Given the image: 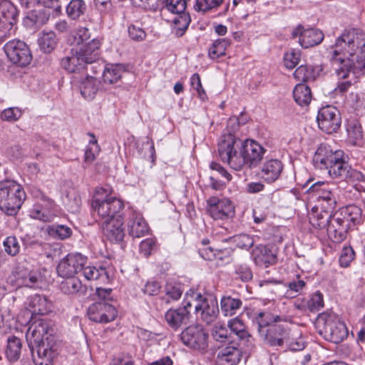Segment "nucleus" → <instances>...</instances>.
I'll return each instance as SVG.
<instances>
[{
	"mask_svg": "<svg viewBox=\"0 0 365 365\" xmlns=\"http://www.w3.org/2000/svg\"><path fill=\"white\" fill-rule=\"evenodd\" d=\"M329 53L339 77L346 78L351 72L365 74V31L359 29L344 30L330 47Z\"/></svg>",
	"mask_w": 365,
	"mask_h": 365,
	"instance_id": "nucleus-1",
	"label": "nucleus"
},
{
	"mask_svg": "<svg viewBox=\"0 0 365 365\" xmlns=\"http://www.w3.org/2000/svg\"><path fill=\"white\" fill-rule=\"evenodd\" d=\"M48 322L37 316L31 317L29 327L26 334L28 346L31 351L36 349V365H53L57 356L56 344Z\"/></svg>",
	"mask_w": 365,
	"mask_h": 365,
	"instance_id": "nucleus-2",
	"label": "nucleus"
},
{
	"mask_svg": "<svg viewBox=\"0 0 365 365\" xmlns=\"http://www.w3.org/2000/svg\"><path fill=\"white\" fill-rule=\"evenodd\" d=\"M110 187H97L91 206L93 215L100 222L122 215L124 207L121 200L112 195Z\"/></svg>",
	"mask_w": 365,
	"mask_h": 365,
	"instance_id": "nucleus-3",
	"label": "nucleus"
},
{
	"mask_svg": "<svg viewBox=\"0 0 365 365\" xmlns=\"http://www.w3.org/2000/svg\"><path fill=\"white\" fill-rule=\"evenodd\" d=\"M315 327L321 336L332 343L339 344L348 336V329L344 322L333 312L319 314Z\"/></svg>",
	"mask_w": 365,
	"mask_h": 365,
	"instance_id": "nucleus-4",
	"label": "nucleus"
},
{
	"mask_svg": "<svg viewBox=\"0 0 365 365\" xmlns=\"http://www.w3.org/2000/svg\"><path fill=\"white\" fill-rule=\"evenodd\" d=\"M242 149V140L236 138L233 133H224L218 140L219 158L235 170H240L244 167Z\"/></svg>",
	"mask_w": 365,
	"mask_h": 365,
	"instance_id": "nucleus-5",
	"label": "nucleus"
},
{
	"mask_svg": "<svg viewBox=\"0 0 365 365\" xmlns=\"http://www.w3.org/2000/svg\"><path fill=\"white\" fill-rule=\"evenodd\" d=\"M26 199L22 186L15 180L0 182V210L13 215L20 209Z\"/></svg>",
	"mask_w": 365,
	"mask_h": 365,
	"instance_id": "nucleus-6",
	"label": "nucleus"
},
{
	"mask_svg": "<svg viewBox=\"0 0 365 365\" xmlns=\"http://www.w3.org/2000/svg\"><path fill=\"white\" fill-rule=\"evenodd\" d=\"M185 0L163 1L161 15L164 16L167 13L176 15L171 21L173 23V32L177 36H182L190 23V16L185 12Z\"/></svg>",
	"mask_w": 365,
	"mask_h": 365,
	"instance_id": "nucleus-7",
	"label": "nucleus"
},
{
	"mask_svg": "<svg viewBox=\"0 0 365 365\" xmlns=\"http://www.w3.org/2000/svg\"><path fill=\"white\" fill-rule=\"evenodd\" d=\"M308 192L315 197L319 206L334 209L337 202L338 187L334 183L318 181L311 185Z\"/></svg>",
	"mask_w": 365,
	"mask_h": 365,
	"instance_id": "nucleus-8",
	"label": "nucleus"
},
{
	"mask_svg": "<svg viewBox=\"0 0 365 365\" xmlns=\"http://www.w3.org/2000/svg\"><path fill=\"white\" fill-rule=\"evenodd\" d=\"M9 282L14 288L27 287L36 289L41 287L42 274L38 270L18 267L9 277Z\"/></svg>",
	"mask_w": 365,
	"mask_h": 365,
	"instance_id": "nucleus-9",
	"label": "nucleus"
},
{
	"mask_svg": "<svg viewBox=\"0 0 365 365\" xmlns=\"http://www.w3.org/2000/svg\"><path fill=\"white\" fill-rule=\"evenodd\" d=\"M60 215L59 207L51 198L43 195L29 210L31 218L44 222H51Z\"/></svg>",
	"mask_w": 365,
	"mask_h": 365,
	"instance_id": "nucleus-10",
	"label": "nucleus"
},
{
	"mask_svg": "<svg viewBox=\"0 0 365 365\" xmlns=\"http://www.w3.org/2000/svg\"><path fill=\"white\" fill-rule=\"evenodd\" d=\"M4 51L9 60L14 64L24 67L29 65L32 55L27 44L20 40L14 39L7 42Z\"/></svg>",
	"mask_w": 365,
	"mask_h": 365,
	"instance_id": "nucleus-11",
	"label": "nucleus"
},
{
	"mask_svg": "<svg viewBox=\"0 0 365 365\" xmlns=\"http://www.w3.org/2000/svg\"><path fill=\"white\" fill-rule=\"evenodd\" d=\"M208 334L202 325L187 327L180 334L182 343L194 349L203 350L207 346Z\"/></svg>",
	"mask_w": 365,
	"mask_h": 365,
	"instance_id": "nucleus-12",
	"label": "nucleus"
},
{
	"mask_svg": "<svg viewBox=\"0 0 365 365\" xmlns=\"http://www.w3.org/2000/svg\"><path fill=\"white\" fill-rule=\"evenodd\" d=\"M317 121L322 130L327 133H334L341 125L340 113L334 106L322 107L318 111Z\"/></svg>",
	"mask_w": 365,
	"mask_h": 365,
	"instance_id": "nucleus-13",
	"label": "nucleus"
},
{
	"mask_svg": "<svg viewBox=\"0 0 365 365\" xmlns=\"http://www.w3.org/2000/svg\"><path fill=\"white\" fill-rule=\"evenodd\" d=\"M207 211L214 220H227L235 215V207L228 198L211 197L207 200Z\"/></svg>",
	"mask_w": 365,
	"mask_h": 365,
	"instance_id": "nucleus-14",
	"label": "nucleus"
},
{
	"mask_svg": "<svg viewBox=\"0 0 365 365\" xmlns=\"http://www.w3.org/2000/svg\"><path fill=\"white\" fill-rule=\"evenodd\" d=\"M87 263V257L81 253H70L63 258L57 267L58 275L61 277H74Z\"/></svg>",
	"mask_w": 365,
	"mask_h": 365,
	"instance_id": "nucleus-15",
	"label": "nucleus"
},
{
	"mask_svg": "<svg viewBox=\"0 0 365 365\" xmlns=\"http://www.w3.org/2000/svg\"><path fill=\"white\" fill-rule=\"evenodd\" d=\"M87 314L89 319L94 322L106 324L115 319L118 311L113 305L106 302H98L88 307Z\"/></svg>",
	"mask_w": 365,
	"mask_h": 365,
	"instance_id": "nucleus-16",
	"label": "nucleus"
},
{
	"mask_svg": "<svg viewBox=\"0 0 365 365\" xmlns=\"http://www.w3.org/2000/svg\"><path fill=\"white\" fill-rule=\"evenodd\" d=\"M125 215L128 232L133 238H140L149 233V226L140 212L129 209Z\"/></svg>",
	"mask_w": 365,
	"mask_h": 365,
	"instance_id": "nucleus-17",
	"label": "nucleus"
},
{
	"mask_svg": "<svg viewBox=\"0 0 365 365\" xmlns=\"http://www.w3.org/2000/svg\"><path fill=\"white\" fill-rule=\"evenodd\" d=\"M292 35L294 38H299V43L304 48L317 46L324 39V34L322 31L314 28L304 29L302 26L295 28Z\"/></svg>",
	"mask_w": 365,
	"mask_h": 365,
	"instance_id": "nucleus-18",
	"label": "nucleus"
},
{
	"mask_svg": "<svg viewBox=\"0 0 365 365\" xmlns=\"http://www.w3.org/2000/svg\"><path fill=\"white\" fill-rule=\"evenodd\" d=\"M344 152L341 150H332L329 145L322 144L317 149L313 161L315 167L327 170L331 165L339 160Z\"/></svg>",
	"mask_w": 365,
	"mask_h": 365,
	"instance_id": "nucleus-19",
	"label": "nucleus"
},
{
	"mask_svg": "<svg viewBox=\"0 0 365 365\" xmlns=\"http://www.w3.org/2000/svg\"><path fill=\"white\" fill-rule=\"evenodd\" d=\"M334 209H329L327 207L315 205L308 213L309 223L312 227L319 230L324 233L326 228L332 219L331 214Z\"/></svg>",
	"mask_w": 365,
	"mask_h": 365,
	"instance_id": "nucleus-20",
	"label": "nucleus"
},
{
	"mask_svg": "<svg viewBox=\"0 0 365 365\" xmlns=\"http://www.w3.org/2000/svg\"><path fill=\"white\" fill-rule=\"evenodd\" d=\"M242 158L244 166L249 167L257 165L263 158L266 150L257 142L253 140L242 141Z\"/></svg>",
	"mask_w": 365,
	"mask_h": 365,
	"instance_id": "nucleus-21",
	"label": "nucleus"
},
{
	"mask_svg": "<svg viewBox=\"0 0 365 365\" xmlns=\"http://www.w3.org/2000/svg\"><path fill=\"white\" fill-rule=\"evenodd\" d=\"M349 228L344 220L336 212L332 215V219H331L324 233H327L328 237L333 242L340 243L346 239L347 230Z\"/></svg>",
	"mask_w": 365,
	"mask_h": 365,
	"instance_id": "nucleus-22",
	"label": "nucleus"
},
{
	"mask_svg": "<svg viewBox=\"0 0 365 365\" xmlns=\"http://www.w3.org/2000/svg\"><path fill=\"white\" fill-rule=\"evenodd\" d=\"M101 223L103 233L109 241L119 242L123 240L124 229L122 215Z\"/></svg>",
	"mask_w": 365,
	"mask_h": 365,
	"instance_id": "nucleus-23",
	"label": "nucleus"
},
{
	"mask_svg": "<svg viewBox=\"0 0 365 365\" xmlns=\"http://www.w3.org/2000/svg\"><path fill=\"white\" fill-rule=\"evenodd\" d=\"M289 332L280 324H271L266 330L260 329V336L272 346H282Z\"/></svg>",
	"mask_w": 365,
	"mask_h": 365,
	"instance_id": "nucleus-24",
	"label": "nucleus"
},
{
	"mask_svg": "<svg viewBox=\"0 0 365 365\" xmlns=\"http://www.w3.org/2000/svg\"><path fill=\"white\" fill-rule=\"evenodd\" d=\"M195 314L207 324L213 322L219 314L217 299L212 297H206L200 304L195 305Z\"/></svg>",
	"mask_w": 365,
	"mask_h": 365,
	"instance_id": "nucleus-25",
	"label": "nucleus"
},
{
	"mask_svg": "<svg viewBox=\"0 0 365 365\" xmlns=\"http://www.w3.org/2000/svg\"><path fill=\"white\" fill-rule=\"evenodd\" d=\"M101 44V39L96 38L80 46L78 48H76L80 58L86 65L93 63L100 58Z\"/></svg>",
	"mask_w": 365,
	"mask_h": 365,
	"instance_id": "nucleus-26",
	"label": "nucleus"
},
{
	"mask_svg": "<svg viewBox=\"0 0 365 365\" xmlns=\"http://www.w3.org/2000/svg\"><path fill=\"white\" fill-rule=\"evenodd\" d=\"M251 258L256 265L267 267L277 262V253L267 246L259 245L252 250Z\"/></svg>",
	"mask_w": 365,
	"mask_h": 365,
	"instance_id": "nucleus-27",
	"label": "nucleus"
},
{
	"mask_svg": "<svg viewBox=\"0 0 365 365\" xmlns=\"http://www.w3.org/2000/svg\"><path fill=\"white\" fill-rule=\"evenodd\" d=\"M28 301V309L31 317L46 314L52 310L53 303L45 296L35 294L30 297Z\"/></svg>",
	"mask_w": 365,
	"mask_h": 365,
	"instance_id": "nucleus-28",
	"label": "nucleus"
},
{
	"mask_svg": "<svg viewBox=\"0 0 365 365\" xmlns=\"http://www.w3.org/2000/svg\"><path fill=\"white\" fill-rule=\"evenodd\" d=\"M190 311L184 307L170 309L165 314V319L168 326L173 330H178L189 320Z\"/></svg>",
	"mask_w": 365,
	"mask_h": 365,
	"instance_id": "nucleus-29",
	"label": "nucleus"
},
{
	"mask_svg": "<svg viewBox=\"0 0 365 365\" xmlns=\"http://www.w3.org/2000/svg\"><path fill=\"white\" fill-rule=\"evenodd\" d=\"M283 170L282 163L277 159L266 160L261 169V176L267 182H273L280 176Z\"/></svg>",
	"mask_w": 365,
	"mask_h": 365,
	"instance_id": "nucleus-30",
	"label": "nucleus"
},
{
	"mask_svg": "<svg viewBox=\"0 0 365 365\" xmlns=\"http://www.w3.org/2000/svg\"><path fill=\"white\" fill-rule=\"evenodd\" d=\"M242 356V351L234 346L221 349L217 353L216 363L217 365H237Z\"/></svg>",
	"mask_w": 365,
	"mask_h": 365,
	"instance_id": "nucleus-31",
	"label": "nucleus"
},
{
	"mask_svg": "<svg viewBox=\"0 0 365 365\" xmlns=\"http://www.w3.org/2000/svg\"><path fill=\"white\" fill-rule=\"evenodd\" d=\"M61 66L68 73H81L85 69L86 64L80 58L77 48H73L71 55L61 59Z\"/></svg>",
	"mask_w": 365,
	"mask_h": 365,
	"instance_id": "nucleus-32",
	"label": "nucleus"
},
{
	"mask_svg": "<svg viewBox=\"0 0 365 365\" xmlns=\"http://www.w3.org/2000/svg\"><path fill=\"white\" fill-rule=\"evenodd\" d=\"M295 305L297 309L304 312H317L324 307L323 294L317 291L309 297L297 301Z\"/></svg>",
	"mask_w": 365,
	"mask_h": 365,
	"instance_id": "nucleus-33",
	"label": "nucleus"
},
{
	"mask_svg": "<svg viewBox=\"0 0 365 365\" xmlns=\"http://www.w3.org/2000/svg\"><path fill=\"white\" fill-rule=\"evenodd\" d=\"M336 212L350 228L359 223L361 219V210L354 205L342 207Z\"/></svg>",
	"mask_w": 365,
	"mask_h": 365,
	"instance_id": "nucleus-34",
	"label": "nucleus"
},
{
	"mask_svg": "<svg viewBox=\"0 0 365 365\" xmlns=\"http://www.w3.org/2000/svg\"><path fill=\"white\" fill-rule=\"evenodd\" d=\"M81 270L83 275L87 280H96L103 284L107 283L109 280V277L105 267L84 265Z\"/></svg>",
	"mask_w": 365,
	"mask_h": 365,
	"instance_id": "nucleus-35",
	"label": "nucleus"
},
{
	"mask_svg": "<svg viewBox=\"0 0 365 365\" xmlns=\"http://www.w3.org/2000/svg\"><path fill=\"white\" fill-rule=\"evenodd\" d=\"M125 68L123 64H107L103 72V79L106 83L113 84L117 83L123 76Z\"/></svg>",
	"mask_w": 365,
	"mask_h": 365,
	"instance_id": "nucleus-36",
	"label": "nucleus"
},
{
	"mask_svg": "<svg viewBox=\"0 0 365 365\" xmlns=\"http://www.w3.org/2000/svg\"><path fill=\"white\" fill-rule=\"evenodd\" d=\"M248 315L252 322L257 325V329L259 334L260 329L266 330L271 325L270 322L272 321L277 322L279 319V316L274 317L270 313L262 311H252L248 312Z\"/></svg>",
	"mask_w": 365,
	"mask_h": 365,
	"instance_id": "nucleus-37",
	"label": "nucleus"
},
{
	"mask_svg": "<svg viewBox=\"0 0 365 365\" xmlns=\"http://www.w3.org/2000/svg\"><path fill=\"white\" fill-rule=\"evenodd\" d=\"M322 71L320 66L301 65L294 73V77L299 81H314Z\"/></svg>",
	"mask_w": 365,
	"mask_h": 365,
	"instance_id": "nucleus-38",
	"label": "nucleus"
},
{
	"mask_svg": "<svg viewBox=\"0 0 365 365\" xmlns=\"http://www.w3.org/2000/svg\"><path fill=\"white\" fill-rule=\"evenodd\" d=\"M99 81L92 76H86L80 83L79 88L82 96L87 100H91L99 88Z\"/></svg>",
	"mask_w": 365,
	"mask_h": 365,
	"instance_id": "nucleus-39",
	"label": "nucleus"
},
{
	"mask_svg": "<svg viewBox=\"0 0 365 365\" xmlns=\"http://www.w3.org/2000/svg\"><path fill=\"white\" fill-rule=\"evenodd\" d=\"M350 166L345 160L344 154L341 156L339 160L334 161L327 169L329 175L332 178H341L346 180L349 174Z\"/></svg>",
	"mask_w": 365,
	"mask_h": 365,
	"instance_id": "nucleus-40",
	"label": "nucleus"
},
{
	"mask_svg": "<svg viewBox=\"0 0 365 365\" xmlns=\"http://www.w3.org/2000/svg\"><path fill=\"white\" fill-rule=\"evenodd\" d=\"M293 97L299 106H307L312 100L311 89L304 83H298L293 90Z\"/></svg>",
	"mask_w": 365,
	"mask_h": 365,
	"instance_id": "nucleus-41",
	"label": "nucleus"
},
{
	"mask_svg": "<svg viewBox=\"0 0 365 365\" xmlns=\"http://www.w3.org/2000/svg\"><path fill=\"white\" fill-rule=\"evenodd\" d=\"M38 43L43 52L49 53L56 47L58 38L52 31H43L38 38Z\"/></svg>",
	"mask_w": 365,
	"mask_h": 365,
	"instance_id": "nucleus-42",
	"label": "nucleus"
},
{
	"mask_svg": "<svg viewBox=\"0 0 365 365\" xmlns=\"http://www.w3.org/2000/svg\"><path fill=\"white\" fill-rule=\"evenodd\" d=\"M242 302L239 298L224 296L220 300L221 311L225 316L235 315L242 307Z\"/></svg>",
	"mask_w": 365,
	"mask_h": 365,
	"instance_id": "nucleus-43",
	"label": "nucleus"
},
{
	"mask_svg": "<svg viewBox=\"0 0 365 365\" xmlns=\"http://www.w3.org/2000/svg\"><path fill=\"white\" fill-rule=\"evenodd\" d=\"M348 140L354 145H360L363 141V130L361 125L355 120L350 121L346 125Z\"/></svg>",
	"mask_w": 365,
	"mask_h": 365,
	"instance_id": "nucleus-44",
	"label": "nucleus"
},
{
	"mask_svg": "<svg viewBox=\"0 0 365 365\" xmlns=\"http://www.w3.org/2000/svg\"><path fill=\"white\" fill-rule=\"evenodd\" d=\"M60 284V289L66 294H76L83 291L81 281L75 277H63Z\"/></svg>",
	"mask_w": 365,
	"mask_h": 365,
	"instance_id": "nucleus-45",
	"label": "nucleus"
},
{
	"mask_svg": "<svg viewBox=\"0 0 365 365\" xmlns=\"http://www.w3.org/2000/svg\"><path fill=\"white\" fill-rule=\"evenodd\" d=\"M21 342L16 336H11L7 339V346L6 349V356L9 361H16L21 355Z\"/></svg>",
	"mask_w": 365,
	"mask_h": 365,
	"instance_id": "nucleus-46",
	"label": "nucleus"
},
{
	"mask_svg": "<svg viewBox=\"0 0 365 365\" xmlns=\"http://www.w3.org/2000/svg\"><path fill=\"white\" fill-rule=\"evenodd\" d=\"M88 135L90 139L85 149L84 163L91 164L98 155L101 151V148L98 144V140L96 136L93 133H88Z\"/></svg>",
	"mask_w": 365,
	"mask_h": 365,
	"instance_id": "nucleus-47",
	"label": "nucleus"
},
{
	"mask_svg": "<svg viewBox=\"0 0 365 365\" xmlns=\"http://www.w3.org/2000/svg\"><path fill=\"white\" fill-rule=\"evenodd\" d=\"M0 18L9 21L17 22L18 11L11 1H0Z\"/></svg>",
	"mask_w": 365,
	"mask_h": 365,
	"instance_id": "nucleus-48",
	"label": "nucleus"
},
{
	"mask_svg": "<svg viewBox=\"0 0 365 365\" xmlns=\"http://www.w3.org/2000/svg\"><path fill=\"white\" fill-rule=\"evenodd\" d=\"M231 43V41L227 38L216 39L213 41L209 49V56L212 59H217L225 54L226 49Z\"/></svg>",
	"mask_w": 365,
	"mask_h": 365,
	"instance_id": "nucleus-49",
	"label": "nucleus"
},
{
	"mask_svg": "<svg viewBox=\"0 0 365 365\" xmlns=\"http://www.w3.org/2000/svg\"><path fill=\"white\" fill-rule=\"evenodd\" d=\"M86 5L83 0H71L66 6V13L69 18L77 19L84 14Z\"/></svg>",
	"mask_w": 365,
	"mask_h": 365,
	"instance_id": "nucleus-50",
	"label": "nucleus"
},
{
	"mask_svg": "<svg viewBox=\"0 0 365 365\" xmlns=\"http://www.w3.org/2000/svg\"><path fill=\"white\" fill-rule=\"evenodd\" d=\"M228 327L240 339H245L251 336L246 329V326L239 317L230 320Z\"/></svg>",
	"mask_w": 365,
	"mask_h": 365,
	"instance_id": "nucleus-51",
	"label": "nucleus"
},
{
	"mask_svg": "<svg viewBox=\"0 0 365 365\" xmlns=\"http://www.w3.org/2000/svg\"><path fill=\"white\" fill-rule=\"evenodd\" d=\"M205 298L206 297H205L200 292L194 289H190L185 294L182 302V307L187 309L191 307L193 304L195 306L197 305V304H200V302H202Z\"/></svg>",
	"mask_w": 365,
	"mask_h": 365,
	"instance_id": "nucleus-52",
	"label": "nucleus"
},
{
	"mask_svg": "<svg viewBox=\"0 0 365 365\" xmlns=\"http://www.w3.org/2000/svg\"><path fill=\"white\" fill-rule=\"evenodd\" d=\"M91 37V34L88 29L86 27H79L71 35L69 41L73 46H81L84 45L85 42Z\"/></svg>",
	"mask_w": 365,
	"mask_h": 365,
	"instance_id": "nucleus-53",
	"label": "nucleus"
},
{
	"mask_svg": "<svg viewBox=\"0 0 365 365\" xmlns=\"http://www.w3.org/2000/svg\"><path fill=\"white\" fill-rule=\"evenodd\" d=\"M223 2V0H196L194 5L195 11L203 13L216 10Z\"/></svg>",
	"mask_w": 365,
	"mask_h": 365,
	"instance_id": "nucleus-54",
	"label": "nucleus"
},
{
	"mask_svg": "<svg viewBox=\"0 0 365 365\" xmlns=\"http://www.w3.org/2000/svg\"><path fill=\"white\" fill-rule=\"evenodd\" d=\"M229 240L236 244L238 247L245 250H249L255 242L253 236L244 233L233 236Z\"/></svg>",
	"mask_w": 365,
	"mask_h": 365,
	"instance_id": "nucleus-55",
	"label": "nucleus"
},
{
	"mask_svg": "<svg viewBox=\"0 0 365 365\" xmlns=\"http://www.w3.org/2000/svg\"><path fill=\"white\" fill-rule=\"evenodd\" d=\"M301 51L298 49L291 48L287 51L284 55V63L287 68H294L299 62Z\"/></svg>",
	"mask_w": 365,
	"mask_h": 365,
	"instance_id": "nucleus-56",
	"label": "nucleus"
},
{
	"mask_svg": "<svg viewBox=\"0 0 365 365\" xmlns=\"http://www.w3.org/2000/svg\"><path fill=\"white\" fill-rule=\"evenodd\" d=\"M48 231L50 235L64 240L71 235L72 230L68 226L63 225H53L48 227Z\"/></svg>",
	"mask_w": 365,
	"mask_h": 365,
	"instance_id": "nucleus-57",
	"label": "nucleus"
},
{
	"mask_svg": "<svg viewBox=\"0 0 365 365\" xmlns=\"http://www.w3.org/2000/svg\"><path fill=\"white\" fill-rule=\"evenodd\" d=\"M284 345L286 347L292 351H302L305 347V341L303 337L299 336H292L290 337L289 334H288Z\"/></svg>",
	"mask_w": 365,
	"mask_h": 365,
	"instance_id": "nucleus-58",
	"label": "nucleus"
},
{
	"mask_svg": "<svg viewBox=\"0 0 365 365\" xmlns=\"http://www.w3.org/2000/svg\"><path fill=\"white\" fill-rule=\"evenodd\" d=\"M5 252L11 256L16 255L20 251V245L15 236H9L4 241Z\"/></svg>",
	"mask_w": 365,
	"mask_h": 365,
	"instance_id": "nucleus-59",
	"label": "nucleus"
},
{
	"mask_svg": "<svg viewBox=\"0 0 365 365\" xmlns=\"http://www.w3.org/2000/svg\"><path fill=\"white\" fill-rule=\"evenodd\" d=\"M16 22L9 21L0 18V41L4 40L16 31Z\"/></svg>",
	"mask_w": 365,
	"mask_h": 365,
	"instance_id": "nucleus-60",
	"label": "nucleus"
},
{
	"mask_svg": "<svg viewBox=\"0 0 365 365\" xmlns=\"http://www.w3.org/2000/svg\"><path fill=\"white\" fill-rule=\"evenodd\" d=\"M355 257V252L350 246L344 247L341 252L339 257V264L341 267H346Z\"/></svg>",
	"mask_w": 365,
	"mask_h": 365,
	"instance_id": "nucleus-61",
	"label": "nucleus"
},
{
	"mask_svg": "<svg viewBox=\"0 0 365 365\" xmlns=\"http://www.w3.org/2000/svg\"><path fill=\"white\" fill-rule=\"evenodd\" d=\"M21 115V111L16 107L4 109L0 113V118L6 121H16Z\"/></svg>",
	"mask_w": 365,
	"mask_h": 365,
	"instance_id": "nucleus-62",
	"label": "nucleus"
},
{
	"mask_svg": "<svg viewBox=\"0 0 365 365\" xmlns=\"http://www.w3.org/2000/svg\"><path fill=\"white\" fill-rule=\"evenodd\" d=\"M156 247V240L154 238H147L140 244V252L145 257L150 256Z\"/></svg>",
	"mask_w": 365,
	"mask_h": 365,
	"instance_id": "nucleus-63",
	"label": "nucleus"
},
{
	"mask_svg": "<svg viewBox=\"0 0 365 365\" xmlns=\"http://www.w3.org/2000/svg\"><path fill=\"white\" fill-rule=\"evenodd\" d=\"M305 286V282L302 279H297L288 284L289 289L286 292L287 297L292 298L295 297Z\"/></svg>",
	"mask_w": 365,
	"mask_h": 365,
	"instance_id": "nucleus-64",
	"label": "nucleus"
}]
</instances>
